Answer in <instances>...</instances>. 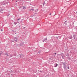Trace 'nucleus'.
Returning a JSON list of instances; mask_svg holds the SVG:
<instances>
[{"label": "nucleus", "instance_id": "f257e3e1", "mask_svg": "<svg viewBox=\"0 0 77 77\" xmlns=\"http://www.w3.org/2000/svg\"><path fill=\"white\" fill-rule=\"evenodd\" d=\"M63 65V68H64V69L65 71H66V64L65 63H62Z\"/></svg>", "mask_w": 77, "mask_h": 77}, {"label": "nucleus", "instance_id": "f03ea898", "mask_svg": "<svg viewBox=\"0 0 77 77\" xmlns=\"http://www.w3.org/2000/svg\"><path fill=\"white\" fill-rule=\"evenodd\" d=\"M18 40V38L16 37H15L14 38V40L16 42H17V40Z\"/></svg>", "mask_w": 77, "mask_h": 77}, {"label": "nucleus", "instance_id": "7ed1b4c3", "mask_svg": "<svg viewBox=\"0 0 77 77\" xmlns=\"http://www.w3.org/2000/svg\"><path fill=\"white\" fill-rule=\"evenodd\" d=\"M69 39H72V37L70 35L69 36Z\"/></svg>", "mask_w": 77, "mask_h": 77}, {"label": "nucleus", "instance_id": "20e7f679", "mask_svg": "<svg viewBox=\"0 0 77 77\" xmlns=\"http://www.w3.org/2000/svg\"><path fill=\"white\" fill-rule=\"evenodd\" d=\"M47 38H45V39L43 40V42H44V41H47Z\"/></svg>", "mask_w": 77, "mask_h": 77}, {"label": "nucleus", "instance_id": "39448f33", "mask_svg": "<svg viewBox=\"0 0 77 77\" xmlns=\"http://www.w3.org/2000/svg\"><path fill=\"white\" fill-rule=\"evenodd\" d=\"M63 53H62L61 54V56L62 57V58H63Z\"/></svg>", "mask_w": 77, "mask_h": 77}, {"label": "nucleus", "instance_id": "423d86ee", "mask_svg": "<svg viewBox=\"0 0 77 77\" xmlns=\"http://www.w3.org/2000/svg\"><path fill=\"white\" fill-rule=\"evenodd\" d=\"M73 37L75 39V35H73Z\"/></svg>", "mask_w": 77, "mask_h": 77}, {"label": "nucleus", "instance_id": "0eeeda50", "mask_svg": "<svg viewBox=\"0 0 77 77\" xmlns=\"http://www.w3.org/2000/svg\"><path fill=\"white\" fill-rule=\"evenodd\" d=\"M59 65L58 64H57V63H56V65L55 66V67H57V66Z\"/></svg>", "mask_w": 77, "mask_h": 77}, {"label": "nucleus", "instance_id": "6e6552de", "mask_svg": "<svg viewBox=\"0 0 77 77\" xmlns=\"http://www.w3.org/2000/svg\"><path fill=\"white\" fill-rule=\"evenodd\" d=\"M23 9H26V7H23Z\"/></svg>", "mask_w": 77, "mask_h": 77}, {"label": "nucleus", "instance_id": "1a4fd4ad", "mask_svg": "<svg viewBox=\"0 0 77 77\" xmlns=\"http://www.w3.org/2000/svg\"><path fill=\"white\" fill-rule=\"evenodd\" d=\"M14 72H16V70H14L13 71Z\"/></svg>", "mask_w": 77, "mask_h": 77}, {"label": "nucleus", "instance_id": "9d476101", "mask_svg": "<svg viewBox=\"0 0 77 77\" xmlns=\"http://www.w3.org/2000/svg\"><path fill=\"white\" fill-rule=\"evenodd\" d=\"M6 55L7 56H9V55H8V54H6Z\"/></svg>", "mask_w": 77, "mask_h": 77}, {"label": "nucleus", "instance_id": "9b49d317", "mask_svg": "<svg viewBox=\"0 0 77 77\" xmlns=\"http://www.w3.org/2000/svg\"><path fill=\"white\" fill-rule=\"evenodd\" d=\"M20 46H22V45H23V44H22V45L20 44Z\"/></svg>", "mask_w": 77, "mask_h": 77}, {"label": "nucleus", "instance_id": "f8f14e48", "mask_svg": "<svg viewBox=\"0 0 77 77\" xmlns=\"http://www.w3.org/2000/svg\"><path fill=\"white\" fill-rule=\"evenodd\" d=\"M67 69H69V66L67 67Z\"/></svg>", "mask_w": 77, "mask_h": 77}, {"label": "nucleus", "instance_id": "ddd939ff", "mask_svg": "<svg viewBox=\"0 0 77 77\" xmlns=\"http://www.w3.org/2000/svg\"><path fill=\"white\" fill-rule=\"evenodd\" d=\"M14 24H17V23H14Z\"/></svg>", "mask_w": 77, "mask_h": 77}, {"label": "nucleus", "instance_id": "4468645a", "mask_svg": "<svg viewBox=\"0 0 77 77\" xmlns=\"http://www.w3.org/2000/svg\"><path fill=\"white\" fill-rule=\"evenodd\" d=\"M67 21H65V23H66V22H67Z\"/></svg>", "mask_w": 77, "mask_h": 77}, {"label": "nucleus", "instance_id": "2eb2a0df", "mask_svg": "<svg viewBox=\"0 0 77 77\" xmlns=\"http://www.w3.org/2000/svg\"><path fill=\"white\" fill-rule=\"evenodd\" d=\"M49 15H51V13H50L49 14Z\"/></svg>", "mask_w": 77, "mask_h": 77}, {"label": "nucleus", "instance_id": "dca6fc26", "mask_svg": "<svg viewBox=\"0 0 77 77\" xmlns=\"http://www.w3.org/2000/svg\"><path fill=\"white\" fill-rule=\"evenodd\" d=\"M57 53H55V54H56Z\"/></svg>", "mask_w": 77, "mask_h": 77}, {"label": "nucleus", "instance_id": "f3484780", "mask_svg": "<svg viewBox=\"0 0 77 77\" xmlns=\"http://www.w3.org/2000/svg\"><path fill=\"white\" fill-rule=\"evenodd\" d=\"M44 4H45V3H43V5H44Z\"/></svg>", "mask_w": 77, "mask_h": 77}, {"label": "nucleus", "instance_id": "a211bd4d", "mask_svg": "<svg viewBox=\"0 0 77 77\" xmlns=\"http://www.w3.org/2000/svg\"><path fill=\"white\" fill-rule=\"evenodd\" d=\"M0 54V55H1V54H2V53H1Z\"/></svg>", "mask_w": 77, "mask_h": 77}, {"label": "nucleus", "instance_id": "6ab92c4d", "mask_svg": "<svg viewBox=\"0 0 77 77\" xmlns=\"http://www.w3.org/2000/svg\"><path fill=\"white\" fill-rule=\"evenodd\" d=\"M20 20V19H18L17 20L18 21V20Z\"/></svg>", "mask_w": 77, "mask_h": 77}, {"label": "nucleus", "instance_id": "aec40b11", "mask_svg": "<svg viewBox=\"0 0 77 77\" xmlns=\"http://www.w3.org/2000/svg\"><path fill=\"white\" fill-rule=\"evenodd\" d=\"M76 13L77 14V11L76 12Z\"/></svg>", "mask_w": 77, "mask_h": 77}]
</instances>
